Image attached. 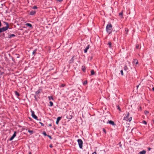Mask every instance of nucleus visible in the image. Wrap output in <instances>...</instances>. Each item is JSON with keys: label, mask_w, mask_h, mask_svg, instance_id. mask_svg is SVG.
Masks as SVG:
<instances>
[{"label": "nucleus", "mask_w": 154, "mask_h": 154, "mask_svg": "<svg viewBox=\"0 0 154 154\" xmlns=\"http://www.w3.org/2000/svg\"><path fill=\"white\" fill-rule=\"evenodd\" d=\"M4 23L6 25V26L0 28V33L3 32L7 30L9 28V25L7 22H4Z\"/></svg>", "instance_id": "f257e3e1"}, {"label": "nucleus", "mask_w": 154, "mask_h": 154, "mask_svg": "<svg viewBox=\"0 0 154 154\" xmlns=\"http://www.w3.org/2000/svg\"><path fill=\"white\" fill-rule=\"evenodd\" d=\"M129 117V113L128 112H127V115H125V116L124 117L123 120L126 121L130 122L132 119L131 117Z\"/></svg>", "instance_id": "f03ea898"}, {"label": "nucleus", "mask_w": 154, "mask_h": 154, "mask_svg": "<svg viewBox=\"0 0 154 154\" xmlns=\"http://www.w3.org/2000/svg\"><path fill=\"white\" fill-rule=\"evenodd\" d=\"M112 27V25L111 24H108L106 26V30L107 32L109 34L112 31L111 29Z\"/></svg>", "instance_id": "7ed1b4c3"}, {"label": "nucleus", "mask_w": 154, "mask_h": 154, "mask_svg": "<svg viewBox=\"0 0 154 154\" xmlns=\"http://www.w3.org/2000/svg\"><path fill=\"white\" fill-rule=\"evenodd\" d=\"M78 143L79 145V147L80 148L82 149L83 145V141L81 139L78 140Z\"/></svg>", "instance_id": "20e7f679"}, {"label": "nucleus", "mask_w": 154, "mask_h": 154, "mask_svg": "<svg viewBox=\"0 0 154 154\" xmlns=\"http://www.w3.org/2000/svg\"><path fill=\"white\" fill-rule=\"evenodd\" d=\"M106 123H109L111 125L114 126L116 125V124H115L114 122L113 121H112V120H108L107 122Z\"/></svg>", "instance_id": "39448f33"}, {"label": "nucleus", "mask_w": 154, "mask_h": 154, "mask_svg": "<svg viewBox=\"0 0 154 154\" xmlns=\"http://www.w3.org/2000/svg\"><path fill=\"white\" fill-rule=\"evenodd\" d=\"M32 113V117L34 119L37 120L38 117H37L35 114L34 112V111L31 110V111Z\"/></svg>", "instance_id": "423d86ee"}, {"label": "nucleus", "mask_w": 154, "mask_h": 154, "mask_svg": "<svg viewBox=\"0 0 154 154\" xmlns=\"http://www.w3.org/2000/svg\"><path fill=\"white\" fill-rule=\"evenodd\" d=\"M16 132L15 131L14 132V134L10 138L9 140L11 141L12 140L14 137L16 136Z\"/></svg>", "instance_id": "0eeeda50"}, {"label": "nucleus", "mask_w": 154, "mask_h": 154, "mask_svg": "<svg viewBox=\"0 0 154 154\" xmlns=\"http://www.w3.org/2000/svg\"><path fill=\"white\" fill-rule=\"evenodd\" d=\"M133 64H135V65H137L138 63V61L137 59H134L133 60Z\"/></svg>", "instance_id": "6e6552de"}, {"label": "nucleus", "mask_w": 154, "mask_h": 154, "mask_svg": "<svg viewBox=\"0 0 154 154\" xmlns=\"http://www.w3.org/2000/svg\"><path fill=\"white\" fill-rule=\"evenodd\" d=\"M61 119V117H58L57 119V121H56V124H58L59 123V122L60 121V120Z\"/></svg>", "instance_id": "1a4fd4ad"}, {"label": "nucleus", "mask_w": 154, "mask_h": 154, "mask_svg": "<svg viewBox=\"0 0 154 154\" xmlns=\"http://www.w3.org/2000/svg\"><path fill=\"white\" fill-rule=\"evenodd\" d=\"M36 11H32L30 12L29 14L30 15H33L35 14Z\"/></svg>", "instance_id": "9d476101"}, {"label": "nucleus", "mask_w": 154, "mask_h": 154, "mask_svg": "<svg viewBox=\"0 0 154 154\" xmlns=\"http://www.w3.org/2000/svg\"><path fill=\"white\" fill-rule=\"evenodd\" d=\"M89 45H88L86 48L84 50V51L85 53L87 52V50L89 49Z\"/></svg>", "instance_id": "9b49d317"}, {"label": "nucleus", "mask_w": 154, "mask_h": 154, "mask_svg": "<svg viewBox=\"0 0 154 154\" xmlns=\"http://www.w3.org/2000/svg\"><path fill=\"white\" fill-rule=\"evenodd\" d=\"M119 16L121 18H123V11H122L119 14Z\"/></svg>", "instance_id": "f8f14e48"}, {"label": "nucleus", "mask_w": 154, "mask_h": 154, "mask_svg": "<svg viewBox=\"0 0 154 154\" xmlns=\"http://www.w3.org/2000/svg\"><path fill=\"white\" fill-rule=\"evenodd\" d=\"M146 153V151L143 150L140 152L138 154H145Z\"/></svg>", "instance_id": "ddd939ff"}, {"label": "nucleus", "mask_w": 154, "mask_h": 154, "mask_svg": "<svg viewBox=\"0 0 154 154\" xmlns=\"http://www.w3.org/2000/svg\"><path fill=\"white\" fill-rule=\"evenodd\" d=\"M66 118L67 119H71L72 118V116L70 115H67L66 116Z\"/></svg>", "instance_id": "4468645a"}, {"label": "nucleus", "mask_w": 154, "mask_h": 154, "mask_svg": "<svg viewBox=\"0 0 154 154\" xmlns=\"http://www.w3.org/2000/svg\"><path fill=\"white\" fill-rule=\"evenodd\" d=\"M15 36V35L13 34H10L8 35V37L9 38H11Z\"/></svg>", "instance_id": "2eb2a0df"}, {"label": "nucleus", "mask_w": 154, "mask_h": 154, "mask_svg": "<svg viewBox=\"0 0 154 154\" xmlns=\"http://www.w3.org/2000/svg\"><path fill=\"white\" fill-rule=\"evenodd\" d=\"M26 26H29L32 28V25L31 24L29 23H27L26 24Z\"/></svg>", "instance_id": "dca6fc26"}, {"label": "nucleus", "mask_w": 154, "mask_h": 154, "mask_svg": "<svg viewBox=\"0 0 154 154\" xmlns=\"http://www.w3.org/2000/svg\"><path fill=\"white\" fill-rule=\"evenodd\" d=\"M15 95L17 96H20V94L19 93L16 91H14Z\"/></svg>", "instance_id": "f3484780"}, {"label": "nucleus", "mask_w": 154, "mask_h": 154, "mask_svg": "<svg viewBox=\"0 0 154 154\" xmlns=\"http://www.w3.org/2000/svg\"><path fill=\"white\" fill-rule=\"evenodd\" d=\"M41 91V90H38L36 92H35V94H36V95H38V94H39V93L40 92V91Z\"/></svg>", "instance_id": "a211bd4d"}, {"label": "nucleus", "mask_w": 154, "mask_h": 154, "mask_svg": "<svg viewBox=\"0 0 154 154\" xmlns=\"http://www.w3.org/2000/svg\"><path fill=\"white\" fill-rule=\"evenodd\" d=\"M37 50V49H35V50H34L33 51L32 53L33 55H35Z\"/></svg>", "instance_id": "6ab92c4d"}, {"label": "nucleus", "mask_w": 154, "mask_h": 154, "mask_svg": "<svg viewBox=\"0 0 154 154\" xmlns=\"http://www.w3.org/2000/svg\"><path fill=\"white\" fill-rule=\"evenodd\" d=\"M28 131V132H29V133H30V134H32L33 133V131L32 130H29Z\"/></svg>", "instance_id": "aec40b11"}, {"label": "nucleus", "mask_w": 154, "mask_h": 154, "mask_svg": "<svg viewBox=\"0 0 154 154\" xmlns=\"http://www.w3.org/2000/svg\"><path fill=\"white\" fill-rule=\"evenodd\" d=\"M82 69L84 72H85V67L84 66H82Z\"/></svg>", "instance_id": "412c9836"}, {"label": "nucleus", "mask_w": 154, "mask_h": 154, "mask_svg": "<svg viewBox=\"0 0 154 154\" xmlns=\"http://www.w3.org/2000/svg\"><path fill=\"white\" fill-rule=\"evenodd\" d=\"M125 31L126 34H127L128 32V29L127 28H126L125 29Z\"/></svg>", "instance_id": "4be33fe9"}, {"label": "nucleus", "mask_w": 154, "mask_h": 154, "mask_svg": "<svg viewBox=\"0 0 154 154\" xmlns=\"http://www.w3.org/2000/svg\"><path fill=\"white\" fill-rule=\"evenodd\" d=\"M91 75H94V70H92L91 71Z\"/></svg>", "instance_id": "5701e85b"}, {"label": "nucleus", "mask_w": 154, "mask_h": 154, "mask_svg": "<svg viewBox=\"0 0 154 154\" xmlns=\"http://www.w3.org/2000/svg\"><path fill=\"white\" fill-rule=\"evenodd\" d=\"M108 45H109V47H110V48L111 47V43L110 42H109L108 43Z\"/></svg>", "instance_id": "b1692460"}, {"label": "nucleus", "mask_w": 154, "mask_h": 154, "mask_svg": "<svg viewBox=\"0 0 154 154\" xmlns=\"http://www.w3.org/2000/svg\"><path fill=\"white\" fill-rule=\"evenodd\" d=\"M124 69L126 71L128 69V68L127 66H125L124 67Z\"/></svg>", "instance_id": "393cba45"}, {"label": "nucleus", "mask_w": 154, "mask_h": 154, "mask_svg": "<svg viewBox=\"0 0 154 154\" xmlns=\"http://www.w3.org/2000/svg\"><path fill=\"white\" fill-rule=\"evenodd\" d=\"M50 104V106H53V103L51 101H50L49 102Z\"/></svg>", "instance_id": "a878e982"}, {"label": "nucleus", "mask_w": 154, "mask_h": 154, "mask_svg": "<svg viewBox=\"0 0 154 154\" xmlns=\"http://www.w3.org/2000/svg\"><path fill=\"white\" fill-rule=\"evenodd\" d=\"M139 44H137L136 45V48L139 49Z\"/></svg>", "instance_id": "bb28decb"}, {"label": "nucleus", "mask_w": 154, "mask_h": 154, "mask_svg": "<svg viewBox=\"0 0 154 154\" xmlns=\"http://www.w3.org/2000/svg\"><path fill=\"white\" fill-rule=\"evenodd\" d=\"M144 112H145V114H146V115H147L149 113V112L148 111H147V110H145Z\"/></svg>", "instance_id": "cd10ccee"}, {"label": "nucleus", "mask_w": 154, "mask_h": 154, "mask_svg": "<svg viewBox=\"0 0 154 154\" xmlns=\"http://www.w3.org/2000/svg\"><path fill=\"white\" fill-rule=\"evenodd\" d=\"M43 135H44V136H46L48 135H47L46 134V133L45 131H44L43 133Z\"/></svg>", "instance_id": "c85d7f7f"}, {"label": "nucleus", "mask_w": 154, "mask_h": 154, "mask_svg": "<svg viewBox=\"0 0 154 154\" xmlns=\"http://www.w3.org/2000/svg\"><path fill=\"white\" fill-rule=\"evenodd\" d=\"M49 100H50L51 99L53 100V99L52 97H48Z\"/></svg>", "instance_id": "c756f323"}, {"label": "nucleus", "mask_w": 154, "mask_h": 154, "mask_svg": "<svg viewBox=\"0 0 154 154\" xmlns=\"http://www.w3.org/2000/svg\"><path fill=\"white\" fill-rule=\"evenodd\" d=\"M143 123L145 125L147 124V122L145 121H143Z\"/></svg>", "instance_id": "7c9ffc66"}, {"label": "nucleus", "mask_w": 154, "mask_h": 154, "mask_svg": "<svg viewBox=\"0 0 154 154\" xmlns=\"http://www.w3.org/2000/svg\"><path fill=\"white\" fill-rule=\"evenodd\" d=\"M120 72H121L122 75H123V71L122 70H121L120 71Z\"/></svg>", "instance_id": "2f4dec72"}, {"label": "nucleus", "mask_w": 154, "mask_h": 154, "mask_svg": "<svg viewBox=\"0 0 154 154\" xmlns=\"http://www.w3.org/2000/svg\"><path fill=\"white\" fill-rule=\"evenodd\" d=\"M103 131L106 134V130H105V129L104 128H103Z\"/></svg>", "instance_id": "473e14b6"}, {"label": "nucleus", "mask_w": 154, "mask_h": 154, "mask_svg": "<svg viewBox=\"0 0 154 154\" xmlns=\"http://www.w3.org/2000/svg\"><path fill=\"white\" fill-rule=\"evenodd\" d=\"M32 8L33 9H36L37 8V7L36 6H34Z\"/></svg>", "instance_id": "72a5a7b5"}, {"label": "nucleus", "mask_w": 154, "mask_h": 154, "mask_svg": "<svg viewBox=\"0 0 154 154\" xmlns=\"http://www.w3.org/2000/svg\"><path fill=\"white\" fill-rule=\"evenodd\" d=\"M73 57H72V59L70 60V63H72V62H73Z\"/></svg>", "instance_id": "f704fd0d"}, {"label": "nucleus", "mask_w": 154, "mask_h": 154, "mask_svg": "<svg viewBox=\"0 0 154 154\" xmlns=\"http://www.w3.org/2000/svg\"><path fill=\"white\" fill-rule=\"evenodd\" d=\"M39 123L41 124L42 126H44V125L41 122H39Z\"/></svg>", "instance_id": "c9c22d12"}, {"label": "nucleus", "mask_w": 154, "mask_h": 154, "mask_svg": "<svg viewBox=\"0 0 154 154\" xmlns=\"http://www.w3.org/2000/svg\"><path fill=\"white\" fill-rule=\"evenodd\" d=\"M47 136H48L50 139H52V137L51 136L49 135H48Z\"/></svg>", "instance_id": "e433bc0d"}, {"label": "nucleus", "mask_w": 154, "mask_h": 154, "mask_svg": "<svg viewBox=\"0 0 154 154\" xmlns=\"http://www.w3.org/2000/svg\"><path fill=\"white\" fill-rule=\"evenodd\" d=\"M87 81H85L84 82H83V84L84 85H85V84H87Z\"/></svg>", "instance_id": "4c0bfd02"}, {"label": "nucleus", "mask_w": 154, "mask_h": 154, "mask_svg": "<svg viewBox=\"0 0 154 154\" xmlns=\"http://www.w3.org/2000/svg\"><path fill=\"white\" fill-rule=\"evenodd\" d=\"M53 146L52 145V144H51L50 145H49V147L51 148H52L53 147Z\"/></svg>", "instance_id": "58836bf2"}, {"label": "nucleus", "mask_w": 154, "mask_h": 154, "mask_svg": "<svg viewBox=\"0 0 154 154\" xmlns=\"http://www.w3.org/2000/svg\"><path fill=\"white\" fill-rule=\"evenodd\" d=\"M118 109H119L120 111H121V109L119 106H118Z\"/></svg>", "instance_id": "ea45409f"}, {"label": "nucleus", "mask_w": 154, "mask_h": 154, "mask_svg": "<svg viewBox=\"0 0 154 154\" xmlns=\"http://www.w3.org/2000/svg\"><path fill=\"white\" fill-rule=\"evenodd\" d=\"M65 85L64 84H62L61 85V87H63Z\"/></svg>", "instance_id": "a19ab883"}, {"label": "nucleus", "mask_w": 154, "mask_h": 154, "mask_svg": "<svg viewBox=\"0 0 154 154\" xmlns=\"http://www.w3.org/2000/svg\"><path fill=\"white\" fill-rule=\"evenodd\" d=\"M63 0H57V1L59 2H62Z\"/></svg>", "instance_id": "79ce46f5"}, {"label": "nucleus", "mask_w": 154, "mask_h": 154, "mask_svg": "<svg viewBox=\"0 0 154 154\" xmlns=\"http://www.w3.org/2000/svg\"><path fill=\"white\" fill-rule=\"evenodd\" d=\"M1 26H2V23H1V21L0 20V27Z\"/></svg>", "instance_id": "37998d69"}, {"label": "nucleus", "mask_w": 154, "mask_h": 154, "mask_svg": "<svg viewBox=\"0 0 154 154\" xmlns=\"http://www.w3.org/2000/svg\"><path fill=\"white\" fill-rule=\"evenodd\" d=\"M139 85H140V84H139V85H137V86H136V87H137V89L138 88V87H139Z\"/></svg>", "instance_id": "c03bdc74"}, {"label": "nucleus", "mask_w": 154, "mask_h": 154, "mask_svg": "<svg viewBox=\"0 0 154 154\" xmlns=\"http://www.w3.org/2000/svg\"><path fill=\"white\" fill-rule=\"evenodd\" d=\"M52 125L51 124H49V126H51Z\"/></svg>", "instance_id": "a18cd8bd"}, {"label": "nucleus", "mask_w": 154, "mask_h": 154, "mask_svg": "<svg viewBox=\"0 0 154 154\" xmlns=\"http://www.w3.org/2000/svg\"><path fill=\"white\" fill-rule=\"evenodd\" d=\"M152 90L154 91V87L152 88Z\"/></svg>", "instance_id": "49530a36"}, {"label": "nucleus", "mask_w": 154, "mask_h": 154, "mask_svg": "<svg viewBox=\"0 0 154 154\" xmlns=\"http://www.w3.org/2000/svg\"><path fill=\"white\" fill-rule=\"evenodd\" d=\"M151 149V148H149V149H148V150H150Z\"/></svg>", "instance_id": "de8ad7c7"}, {"label": "nucleus", "mask_w": 154, "mask_h": 154, "mask_svg": "<svg viewBox=\"0 0 154 154\" xmlns=\"http://www.w3.org/2000/svg\"><path fill=\"white\" fill-rule=\"evenodd\" d=\"M28 154H32L31 152H30Z\"/></svg>", "instance_id": "09e8293b"}, {"label": "nucleus", "mask_w": 154, "mask_h": 154, "mask_svg": "<svg viewBox=\"0 0 154 154\" xmlns=\"http://www.w3.org/2000/svg\"><path fill=\"white\" fill-rule=\"evenodd\" d=\"M152 121H153V123H154V120H152Z\"/></svg>", "instance_id": "8fccbe9b"}, {"label": "nucleus", "mask_w": 154, "mask_h": 154, "mask_svg": "<svg viewBox=\"0 0 154 154\" xmlns=\"http://www.w3.org/2000/svg\"><path fill=\"white\" fill-rule=\"evenodd\" d=\"M92 154H94V153H93ZM95 154H96V153Z\"/></svg>", "instance_id": "3c124183"}]
</instances>
